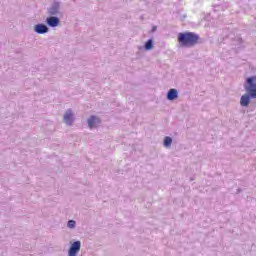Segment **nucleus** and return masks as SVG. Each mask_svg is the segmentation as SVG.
<instances>
[{
  "label": "nucleus",
  "mask_w": 256,
  "mask_h": 256,
  "mask_svg": "<svg viewBox=\"0 0 256 256\" xmlns=\"http://www.w3.org/2000/svg\"><path fill=\"white\" fill-rule=\"evenodd\" d=\"M178 41L184 47H192V45H195L199 41V36L193 32L179 33Z\"/></svg>",
  "instance_id": "1"
},
{
  "label": "nucleus",
  "mask_w": 256,
  "mask_h": 256,
  "mask_svg": "<svg viewBox=\"0 0 256 256\" xmlns=\"http://www.w3.org/2000/svg\"><path fill=\"white\" fill-rule=\"evenodd\" d=\"M244 90L250 93L252 99H256V75L249 76L244 81Z\"/></svg>",
  "instance_id": "2"
},
{
  "label": "nucleus",
  "mask_w": 256,
  "mask_h": 256,
  "mask_svg": "<svg viewBox=\"0 0 256 256\" xmlns=\"http://www.w3.org/2000/svg\"><path fill=\"white\" fill-rule=\"evenodd\" d=\"M81 251V241H75L70 243V248L68 250V256H77Z\"/></svg>",
  "instance_id": "3"
},
{
  "label": "nucleus",
  "mask_w": 256,
  "mask_h": 256,
  "mask_svg": "<svg viewBox=\"0 0 256 256\" xmlns=\"http://www.w3.org/2000/svg\"><path fill=\"white\" fill-rule=\"evenodd\" d=\"M75 123V111L67 109L65 112V125L71 127Z\"/></svg>",
  "instance_id": "4"
},
{
  "label": "nucleus",
  "mask_w": 256,
  "mask_h": 256,
  "mask_svg": "<svg viewBox=\"0 0 256 256\" xmlns=\"http://www.w3.org/2000/svg\"><path fill=\"white\" fill-rule=\"evenodd\" d=\"M87 125L90 129H97V127L101 125V119H99L97 116H90L87 119Z\"/></svg>",
  "instance_id": "5"
},
{
  "label": "nucleus",
  "mask_w": 256,
  "mask_h": 256,
  "mask_svg": "<svg viewBox=\"0 0 256 256\" xmlns=\"http://www.w3.org/2000/svg\"><path fill=\"white\" fill-rule=\"evenodd\" d=\"M251 99H253V96H251V93L243 94L240 98V105L241 107H249V103H251Z\"/></svg>",
  "instance_id": "6"
},
{
  "label": "nucleus",
  "mask_w": 256,
  "mask_h": 256,
  "mask_svg": "<svg viewBox=\"0 0 256 256\" xmlns=\"http://www.w3.org/2000/svg\"><path fill=\"white\" fill-rule=\"evenodd\" d=\"M175 99H179V91L175 88H172L167 92V100L175 101Z\"/></svg>",
  "instance_id": "7"
},
{
  "label": "nucleus",
  "mask_w": 256,
  "mask_h": 256,
  "mask_svg": "<svg viewBox=\"0 0 256 256\" xmlns=\"http://www.w3.org/2000/svg\"><path fill=\"white\" fill-rule=\"evenodd\" d=\"M46 23L49 27H57L59 25V18L55 16L48 17Z\"/></svg>",
  "instance_id": "8"
},
{
  "label": "nucleus",
  "mask_w": 256,
  "mask_h": 256,
  "mask_svg": "<svg viewBox=\"0 0 256 256\" xmlns=\"http://www.w3.org/2000/svg\"><path fill=\"white\" fill-rule=\"evenodd\" d=\"M34 29L36 33H39V35H43L49 31V28L45 26V24H37Z\"/></svg>",
  "instance_id": "9"
},
{
  "label": "nucleus",
  "mask_w": 256,
  "mask_h": 256,
  "mask_svg": "<svg viewBox=\"0 0 256 256\" xmlns=\"http://www.w3.org/2000/svg\"><path fill=\"white\" fill-rule=\"evenodd\" d=\"M173 144V138L166 136L163 140V145L166 149H170Z\"/></svg>",
  "instance_id": "10"
},
{
  "label": "nucleus",
  "mask_w": 256,
  "mask_h": 256,
  "mask_svg": "<svg viewBox=\"0 0 256 256\" xmlns=\"http://www.w3.org/2000/svg\"><path fill=\"white\" fill-rule=\"evenodd\" d=\"M145 51H151L153 49V40H148L144 45Z\"/></svg>",
  "instance_id": "11"
},
{
  "label": "nucleus",
  "mask_w": 256,
  "mask_h": 256,
  "mask_svg": "<svg viewBox=\"0 0 256 256\" xmlns=\"http://www.w3.org/2000/svg\"><path fill=\"white\" fill-rule=\"evenodd\" d=\"M68 229H75L77 227V222L75 220H69L67 222Z\"/></svg>",
  "instance_id": "12"
},
{
  "label": "nucleus",
  "mask_w": 256,
  "mask_h": 256,
  "mask_svg": "<svg viewBox=\"0 0 256 256\" xmlns=\"http://www.w3.org/2000/svg\"><path fill=\"white\" fill-rule=\"evenodd\" d=\"M49 14L50 15H57V9H50Z\"/></svg>",
  "instance_id": "13"
},
{
  "label": "nucleus",
  "mask_w": 256,
  "mask_h": 256,
  "mask_svg": "<svg viewBox=\"0 0 256 256\" xmlns=\"http://www.w3.org/2000/svg\"><path fill=\"white\" fill-rule=\"evenodd\" d=\"M155 31H157V26H153L152 28V32L155 33Z\"/></svg>",
  "instance_id": "14"
},
{
  "label": "nucleus",
  "mask_w": 256,
  "mask_h": 256,
  "mask_svg": "<svg viewBox=\"0 0 256 256\" xmlns=\"http://www.w3.org/2000/svg\"><path fill=\"white\" fill-rule=\"evenodd\" d=\"M139 49L141 50V49H143V47H139Z\"/></svg>",
  "instance_id": "15"
}]
</instances>
